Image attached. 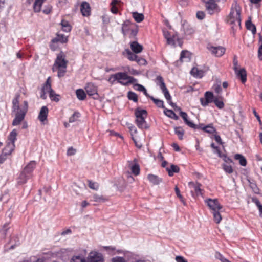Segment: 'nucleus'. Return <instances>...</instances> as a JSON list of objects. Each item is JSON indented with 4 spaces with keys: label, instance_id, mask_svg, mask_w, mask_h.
Listing matches in <instances>:
<instances>
[{
    "label": "nucleus",
    "instance_id": "42",
    "mask_svg": "<svg viewBox=\"0 0 262 262\" xmlns=\"http://www.w3.org/2000/svg\"><path fill=\"white\" fill-rule=\"evenodd\" d=\"M49 94L51 100L54 101L55 102H58L59 101L60 96L58 94H56L54 90L51 91Z\"/></svg>",
    "mask_w": 262,
    "mask_h": 262
},
{
    "label": "nucleus",
    "instance_id": "46",
    "mask_svg": "<svg viewBox=\"0 0 262 262\" xmlns=\"http://www.w3.org/2000/svg\"><path fill=\"white\" fill-rule=\"evenodd\" d=\"M130 169L133 173L137 176L140 173V166L138 164H135L130 166Z\"/></svg>",
    "mask_w": 262,
    "mask_h": 262
},
{
    "label": "nucleus",
    "instance_id": "24",
    "mask_svg": "<svg viewBox=\"0 0 262 262\" xmlns=\"http://www.w3.org/2000/svg\"><path fill=\"white\" fill-rule=\"evenodd\" d=\"M135 114L136 118H146L147 116V112L145 110H141L139 108L135 110Z\"/></svg>",
    "mask_w": 262,
    "mask_h": 262
},
{
    "label": "nucleus",
    "instance_id": "47",
    "mask_svg": "<svg viewBox=\"0 0 262 262\" xmlns=\"http://www.w3.org/2000/svg\"><path fill=\"white\" fill-rule=\"evenodd\" d=\"M130 24V22L129 20H126L122 24V32L124 35H125L127 31L129 29L128 26Z\"/></svg>",
    "mask_w": 262,
    "mask_h": 262
},
{
    "label": "nucleus",
    "instance_id": "21",
    "mask_svg": "<svg viewBox=\"0 0 262 262\" xmlns=\"http://www.w3.org/2000/svg\"><path fill=\"white\" fill-rule=\"evenodd\" d=\"M68 41V38L63 34H61L59 33L57 34L56 37L53 38L52 40V42L53 43H56L58 42H60L61 43H66Z\"/></svg>",
    "mask_w": 262,
    "mask_h": 262
},
{
    "label": "nucleus",
    "instance_id": "62",
    "mask_svg": "<svg viewBox=\"0 0 262 262\" xmlns=\"http://www.w3.org/2000/svg\"><path fill=\"white\" fill-rule=\"evenodd\" d=\"M89 186L91 189L94 190H97L98 188V185L97 183L93 182L92 181H89Z\"/></svg>",
    "mask_w": 262,
    "mask_h": 262
},
{
    "label": "nucleus",
    "instance_id": "1",
    "mask_svg": "<svg viewBox=\"0 0 262 262\" xmlns=\"http://www.w3.org/2000/svg\"><path fill=\"white\" fill-rule=\"evenodd\" d=\"M241 7L236 1H234L231 8L230 12L227 17V22L231 26L234 31L236 28H241Z\"/></svg>",
    "mask_w": 262,
    "mask_h": 262
},
{
    "label": "nucleus",
    "instance_id": "32",
    "mask_svg": "<svg viewBox=\"0 0 262 262\" xmlns=\"http://www.w3.org/2000/svg\"><path fill=\"white\" fill-rule=\"evenodd\" d=\"M182 27L184 30V33L186 35H191L194 32L193 28L187 24L184 23L182 25Z\"/></svg>",
    "mask_w": 262,
    "mask_h": 262
},
{
    "label": "nucleus",
    "instance_id": "9",
    "mask_svg": "<svg viewBox=\"0 0 262 262\" xmlns=\"http://www.w3.org/2000/svg\"><path fill=\"white\" fill-rule=\"evenodd\" d=\"M214 99L213 93L207 91L205 93L204 98H200V102L202 106H206L209 103L213 102Z\"/></svg>",
    "mask_w": 262,
    "mask_h": 262
},
{
    "label": "nucleus",
    "instance_id": "60",
    "mask_svg": "<svg viewBox=\"0 0 262 262\" xmlns=\"http://www.w3.org/2000/svg\"><path fill=\"white\" fill-rule=\"evenodd\" d=\"M215 257L221 260L222 262H230L228 259L224 257L222 255H221L220 253H216Z\"/></svg>",
    "mask_w": 262,
    "mask_h": 262
},
{
    "label": "nucleus",
    "instance_id": "3",
    "mask_svg": "<svg viewBox=\"0 0 262 262\" xmlns=\"http://www.w3.org/2000/svg\"><path fill=\"white\" fill-rule=\"evenodd\" d=\"M115 81L123 85H127L129 84L135 83L137 80L133 77L128 76L125 72H118L110 76L108 81L113 83Z\"/></svg>",
    "mask_w": 262,
    "mask_h": 262
},
{
    "label": "nucleus",
    "instance_id": "56",
    "mask_svg": "<svg viewBox=\"0 0 262 262\" xmlns=\"http://www.w3.org/2000/svg\"><path fill=\"white\" fill-rule=\"evenodd\" d=\"M223 169L224 170L228 173H231L233 172V169L231 166L224 164L223 165Z\"/></svg>",
    "mask_w": 262,
    "mask_h": 262
},
{
    "label": "nucleus",
    "instance_id": "53",
    "mask_svg": "<svg viewBox=\"0 0 262 262\" xmlns=\"http://www.w3.org/2000/svg\"><path fill=\"white\" fill-rule=\"evenodd\" d=\"M176 39H178V38L177 37V35H173L172 36H170V38H167V43L168 45L175 46L176 42L175 40Z\"/></svg>",
    "mask_w": 262,
    "mask_h": 262
},
{
    "label": "nucleus",
    "instance_id": "64",
    "mask_svg": "<svg viewBox=\"0 0 262 262\" xmlns=\"http://www.w3.org/2000/svg\"><path fill=\"white\" fill-rule=\"evenodd\" d=\"M164 112L165 114L170 118H171L172 116H174V112L171 110H168L166 108Z\"/></svg>",
    "mask_w": 262,
    "mask_h": 262
},
{
    "label": "nucleus",
    "instance_id": "5",
    "mask_svg": "<svg viewBox=\"0 0 262 262\" xmlns=\"http://www.w3.org/2000/svg\"><path fill=\"white\" fill-rule=\"evenodd\" d=\"M207 49L211 53V54L216 57L222 56L225 52V49L222 47H213L211 45H208Z\"/></svg>",
    "mask_w": 262,
    "mask_h": 262
},
{
    "label": "nucleus",
    "instance_id": "43",
    "mask_svg": "<svg viewBox=\"0 0 262 262\" xmlns=\"http://www.w3.org/2000/svg\"><path fill=\"white\" fill-rule=\"evenodd\" d=\"M150 99L152 100L154 103L159 108H164V102L162 100L156 99L154 97H151Z\"/></svg>",
    "mask_w": 262,
    "mask_h": 262
},
{
    "label": "nucleus",
    "instance_id": "54",
    "mask_svg": "<svg viewBox=\"0 0 262 262\" xmlns=\"http://www.w3.org/2000/svg\"><path fill=\"white\" fill-rule=\"evenodd\" d=\"M213 102L214 103L216 107H217L220 109L223 108L224 106V104L223 101L219 100L217 98H214Z\"/></svg>",
    "mask_w": 262,
    "mask_h": 262
},
{
    "label": "nucleus",
    "instance_id": "12",
    "mask_svg": "<svg viewBox=\"0 0 262 262\" xmlns=\"http://www.w3.org/2000/svg\"><path fill=\"white\" fill-rule=\"evenodd\" d=\"M25 115L26 114L19 111L15 112V118L12 121V125H18L24 120Z\"/></svg>",
    "mask_w": 262,
    "mask_h": 262
},
{
    "label": "nucleus",
    "instance_id": "49",
    "mask_svg": "<svg viewBox=\"0 0 262 262\" xmlns=\"http://www.w3.org/2000/svg\"><path fill=\"white\" fill-rule=\"evenodd\" d=\"M127 97L128 99L133 100L135 102H137L138 101V96L137 94L133 92H128L127 93Z\"/></svg>",
    "mask_w": 262,
    "mask_h": 262
},
{
    "label": "nucleus",
    "instance_id": "28",
    "mask_svg": "<svg viewBox=\"0 0 262 262\" xmlns=\"http://www.w3.org/2000/svg\"><path fill=\"white\" fill-rule=\"evenodd\" d=\"M189 185L193 188L197 195H201V189L200 188L201 185L199 183H194V182H190L189 183Z\"/></svg>",
    "mask_w": 262,
    "mask_h": 262
},
{
    "label": "nucleus",
    "instance_id": "35",
    "mask_svg": "<svg viewBox=\"0 0 262 262\" xmlns=\"http://www.w3.org/2000/svg\"><path fill=\"white\" fill-rule=\"evenodd\" d=\"M62 30L66 32H69L71 30V26L68 21L62 20L61 22Z\"/></svg>",
    "mask_w": 262,
    "mask_h": 262
},
{
    "label": "nucleus",
    "instance_id": "15",
    "mask_svg": "<svg viewBox=\"0 0 262 262\" xmlns=\"http://www.w3.org/2000/svg\"><path fill=\"white\" fill-rule=\"evenodd\" d=\"M81 12L84 16H88L90 14V6L88 3L83 2L81 5Z\"/></svg>",
    "mask_w": 262,
    "mask_h": 262
},
{
    "label": "nucleus",
    "instance_id": "2",
    "mask_svg": "<svg viewBox=\"0 0 262 262\" xmlns=\"http://www.w3.org/2000/svg\"><path fill=\"white\" fill-rule=\"evenodd\" d=\"M17 135V131L15 129H13L10 132L8 137L9 141L7 142L5 147L3 149L2 153L0 155V164L3 163L6 160L7 156L10 155L14 150Z\"/></svg>",
    "mask_w": 262,
    "mask_h": 262
},
{
    "label": "nucleus",
    "instance_id": "37",
    "mask_svg": "<svg viewBox=\"0 0 262 262\" xmlns=\"http://www.w3.org/2000/svg\"><path fill=\"white\" fill-rule=\"evenodd\" d=\"M234 158L236 160H237L239 161V164H241V165H242L243 166H245L246 165V164H247L246 159L242 155H240L238 154H236L234 156Z\"/></svg>",
    "mask_w": 262,
    "mask_h": 262
},
{
    "label": "nucleus",
    "instance_id": "44",
    "mask_svg": "<svg viewBox=\"0 0 262 262\" xmlns=\"http://www.w3.org/2000/svg\"><path fill=\"white\" fill-rule=\"evenodd\" d=\"M219 210H216V211H213L214 221L217 224L220 223L222 220L221 215L220 213L219 212Z\"/></svg>",
    "mask_w": 262,
    "mask_h": 262
},
{
    "label": "nucleus",
    "instance_id": "7",
    "mask_svg": "<svg viewBox=\"0 0 262 262\" xmlns=\"http://www.w3.org/2000/svg\"><path fill=\"white\" fill-rule=\"evenodd\" d=\"M87 262H104V259L101 254L91 252L87 258Z\"/></svg>",
    "mask_w": 262,
    "mask_h": 262
},
{
    "label": "nucleus",
    "instance_id": "18",
    "mask_svg": "<svg viewBox=\"0 0 262 262\" xmlns=\"http://www.w3.org/2000/svg\"><path fill=\"white\" fill-rule=\"evenodd\" d=\"M36 166V163L34 161H31L24 168L23 171L31 177V174Z\"/></svg>",
    "mask_w": 262,
    "mask_h": 262
},
{
    "label": "nucleus",
    "instance_id": "25",
    "mask_svg": "<svg viewBox=\"0 0 262 262\" xmlns=\"http://www.w3.org/2000/svg\"><path fill=\"white\" fill-rule=\"evenodd\" d=\"M9 224V223H5L0 230V238L4 239L6 237L8 231L10 228Z\"/></svg>",
    "mask_w": 262,
    "mask_h": 262
},
{
    "label": "nucleus",
    "instance_id": "40",
    "mask_svg": "<svg viewBox=\"0 0 262 262\" xmlns=\"http://www.w3.org/2000/svg\"><path fill=\"white\" fill-rule=\"evenodd\" d=\"M252 202L256 204L259 212V216L262 217V205L256 197H253L252 198Z\"/></svg>",
    "mask_w": 262,
    "mask_h": 262
},
{
    "label": "nucleus",
    "instance_id": "59",
    "mask_svg": "<svg viewBox=\"0 0 262 262\" xmlns=\"http://www.w3.org/2000/svg\"><path fill=\"white\" fill-rule=\"evenodd\" d=\"M8 0H0V12L3 11L7 4Z\"/></svg>",
    "mask_w": 262,
    "mask_h": 262
},
{
    "label": "nucleus",
    "instance_id": "10",
    "mask_svg": "<svg viewBox=\"0 0 262 262\" xmlns=\"http://www.w3.org/2000/svg\"><path fill=\"white\" fill-rule=\"evenodd\" d=\"M209 68L207 67H204L203 69H199L197 67L193 68L190 73L195 78H201L203 77L204 74L208 70Z\"/></svg>",
    "mask_w": 262,
    "mask_h": 262
},
{
    "label": "nucleus",
    "instance_id": "61",
    "mask_svg": "<svg viewBox=\"0 0 262 262\" xmlns=\"http://www.w3.org/2000/svg\"><path fill=\"white\" fill-rule=\"evenodd\" d=\"M57 68L58 69V76L59 77L63 76L66 72V69H63V68Z\"/></svg>",
    "mask_w": 262,
    "mask_h": 262
},
{
    "label": "nucleus",
    "instance_id": "13",
    "mask_svg": "<svg viewBox=\"0 0 262 262\" xmlns=\"http://www.w3.org/2000/svg\"><path fill=\"white\" fill-rule=\"evenodd\" d=\"M48 112L49 110L47 106H43L41 108L38 117L40 122H43L47 120Z\"/></svg>",
    "mask_w": 262,
    "mask_h": 262
},
{
    "label": "nucleus",
    "instance_id": "36",
    "mask_svg": "<svg viewBox=\"0 0 262 262\" xmlns=\"http://www.w3.org/2000/svg\"><path fill=\"white\" fill-rule=\"evenodd\" d=\"M125 52L127 54V58L129 60L136 61L138 56L136 55V53L132 52L129 49H126Z\"/></svg>",
    "mask_w": 262,
    "mask_h": 262
},
{
    "label": "nucleus",
    "instance_id": "29",
    "mask_svg": "<svg viewBox=\"0 0 262 262\" xmlns=\"http://www.w3.org/2000/svg\"><path fill=\"white\" fill-rule=\"evenodd\" d=\"M30 178V175L27 174L23 171L20 174L19 177L18 178V183L19 184H23L27 182V180Z\"/></svg>",
    "mask_w": 262,
    "mask_h": 262
},
{
    "label": "nucleus",
    "instance_id": "11",
    "mask_svg": "<svg viewBox=\"0 0 262 262\" xmlns=\"http://www.w3.org/2000/svg\"><path fill=\"white\" fill-rule=\"evenodd\" d=\"M220 0L212 1L206 4V8L207 12L210 14H213L219 12V8L215 2H219Z\"/></svg>",
    "mask_w": 262,
    "mask_h": 262
},
{
    "label": "nucleus",
    "instance_id": "52",
    "mask_svg": "<svg viewBox=\"0 0 262 262\" xmlns=\"http://www.w3.org/2000/svg\"><path fill=\"white\" fill-rule=\"evenodd\" d=\"M82 187L78 185L76 183H73L72 185V188L73 190L76 192L77 194H79L80 193V190L83 188V187L84 186L83 184H82Z\"/></svg>",
    "mask_w": 262,
    "mask_h": 262
},
{
    "label": "nucleus",
    "instance_id": "58",
    "mask_svg": "<svg viewBox=\"0 0 262 262\" xmlns=\"http://www.w3.org/2000/svg\"><path fill=\"white\" fill-rule=\"evenodd\" d=\"M28 104L27 101H24L23 102V106L19 110V111L21 112H24L25 114H26L28 111Z\"/></svg>",
    "mask_w": 262,
    "mask_h": 262
},
{
    "label": "nucleus",
    "instance_id": "51",
    "mask_svg": "<svg viewBox=\"0 0 262 262\" xmlns=\"http://www.w3.org/2000/svg\"><path fill=\"white\" fill-rule=\"evenodd\" d=\"M93 201L96 202H104L106 199L103 198L102 195H100L97 194H94L93 196Z\"/></svg>",
    "mask_w": 262,
    "mask_h": 262
},
{
    "label": "nucleus",
    "instance_id": "55",
    "mask_svg": "<svg viewBox=\"0 0 262 262\" xmlns=\"http://www.w3.org/2000/svg\"><path fill=\"white\" fill-rule=\"evenodd\" d=\"M161 91L167 101H170L171 99V97L167 88L166 87L164 88L163 89L161 90Z\"/></svg>",
    "mask_w": 262,
    "mask_h": 262
},
{
    "label": "nucleus",
    "instance_id": "19",
    "mask_svg": "<svg viewBox=\"0 0 262 262\" xmlns=\"http://www.w3.org/2000/svg\"><path fill=\"white\" fill-rule=\"evenodd\" d=\"M238 78H241V81L243 83H244L247 80V74L246 71L245 70V69H241L239 70H238V69L236 71V72H235Z\"/></svg>",
    "mask_w": 262,
    "mask_h": 262
},
{
    "label": "nucleus",
    "instance_id": "23",
    "mask_svg": "<svg viewBox=\"0 0 262 262\" xmlns=\"http://www.w3.org/2000/svg\"><path fill=\"white\" fill-rule=\"evenodd\" d=\"M166 170L168 173V175L170 177H171L173 175V173H178L180 171L179 167L174 164H171L170 165V168L169 167H166Z\"/></svg>",
    "mask_w": 262,
    "mask_h": 262
},
{
    "label": "nucleus",
    "instance_id": "34",
    "mask_svg": "<svg viewBox=\"0 0 262 262\" xmlns=\"http://www.w3.org/2000/svg\"><path fill=\"white\" fill-rule=\"evenodd\" d=\"M76 94L77 98L79 100H83L86 98V94L83 90L79 89L76 90Z\"/></svg>",
    "mask_w": 262,
    "mask_h": 262
},
{
    "label": "nucleus",
    "instance_id": "20",
    "mask_svg": "<svg viewBox=\"0 0 262 262\" xmlns=\"http://www.w3.org/2000/svg\"><path fill=\"white\" fill-rule=\"evenodd\" d=\"M145 118H136V122L137 125L140 128L147 129L148 128V124L145 120Z\"/></svg>",
    "mask_w": 262,
    "mask_h": 262
},
{
    "label": "nucleus",
    "instance_id": "27",
    "mask_svg": "<svg viewBox=\"0 0 262 262\" xmlns=\"http://www.w3.org/2000/svg\"><path fill=\"white\" fill-rule=\"evenodd\" d=\"M246 28L252 31L253 35L256 34V28L255 26L252 23L251 18H249V19L246 22Z\"/></svg>",
    "mask_w": 262,
    "mask_h": 262
},
{
    "label": "nucleus",
    "instance_id": "48",
    "mask_svg": "<svg viewBox=\"0 0 262 262\" xmlns=\"http://www.w3.org/2000/svg\"><path fill=\"white\" fill-rule=\"evenodd\" d=\"M80 117V113L78 112H75L69 118V122L73 123L76 121Z\"/></svg>",
    "mask_w": 262,
    "mask_h": 262
},
{
    "label": "nucleus",
    "instance_id": "38",
    "mask_svg": "<svg viewBox=\"0 0 262 262\" xmlns=\"http://www.w3.org/2000/svg\"><path fill=\"white\" fill-rule=\"evenodd\" d=\"M202 130L206 133L213 134L216 133V129L213 126L212 124H210L202 127Z\"/></svg>",
    "mask_w": 262,
    "mask_h": 262
},
{
    "label": "nucleus",
    "instance_id": "50",
    "mask_svg": "<svg viewBox=\"0 0 262 262\" xmlns=\"http://www.w3.org/2000/svg\"><path fill=\"white\" fill-rule=\"evenodd\" d=\"M10 242L12 244L10 247V249H14L15 246L20 244V241L17 236H16L12 238L10 241Z\"/></svg>",
    "mask_w": 262,
    "mask_h": 262
},
{
    "label": "nucleus",
    "instance_id": "8",
    "mask_svg": "<svg viewBox=\"0 0 262 262\" xmlns=\"http://www.w3.org/2000/svg\"><path fill=\"white\" fill-rule=\"evenodd\" d=\"M87 94L90 96H93V98L96 99L98 97L97 93V88L93 83H88L85 87Z\"/></svg>",
    "mask_w": 262,
    "mask_h": 262
},
{
    "label": "nucleus",
    "instance_id": "6",
    "mask_svg": "<svg viewBox=\"0 0 262 262\" xmlns=\"http://www.w3.org/2000/svg\"><path fill=\"white\" fill-rule=\"evenodd\" d=\"M205 202L209 208L213 210V211L216 210H220L222 208V206L221 205L217 199H208L205 200Z\"/></svg>",
    "mask_w": 262,
    "mask_h": 262
},
{
    "label": "nucleus",
    "instance_id": "22",
    "mask_svg": "<svg viewBox=\"0 0 262 262\" xmlns=\"http://www.w3.org/2000/svg\"><path fill=\"white\" fill-rule=\"evenodd\" d=\"M147 178L149 182L154 185H158L162 180L161 178H159L157 176L152 174H149L147 176Z\"/></svg>",
    "mask_w": 262,
    "mask_h": 262
},
{
    "label": "nucleus",
    "instance_id": "39",
    "mask_svg": "<svg viewBox=\"0 0 262 262\" xmlns=\"http://www.w3.org/2000/svg\"><path fill=\"white\" fill-rule=\"evenodd\" d=\"M174 133L178 136V138L180 140H182L183 139V135L184 134V130L181 127H175L174 128Z\"/></svg>",
    "mask_w": 262,
    "mask_h": 262
},
{
    "label": "nucleus",
    "instance_id": "14",
    "mask_svg": "<svg viewBox=\"0 0 262 262\" xmlns=\"http://www.w3.org/2000/svg\"><path fill=\"white\" fill-rule=\"evenodd\" d=\"M130 48L133 52L136 54L141 53L143 50V46L137 41H134L130 42Z\"/></svg>",
    "mask_w": 262,
    "mask_h": 262
},
{
    "label": "nucleus",
    "instance_id": "41",
    "mask_svg": "<svg viewBox=\"0 0 262 262\" xmlns=\"http://www.w3.org/2000/svg\"><path fill=\"white\" fill-rule=\"evenodd\" d=\"M133 17L137 23H140L144 19V15L142 13H139L137 12L133 13Z\"/></svg>",
    "mask_w": 262,
    "mask_h": 262
},
{
    "label": "nucleus",
    "instance_id": "33",
    "mask_svg": "<svg viewBox=\"0 0 262 262\" xmlns=\"http://www.w3.org/2000/svg\"><path fill=\"white\" fill-rule=\"evenodd\" d=\"M45 1V0H35L33 5L34 12H39L40 11L41 7Z\"/></svg>",
    "mask_w": 262,
    "mask_h": 262
},
{
    "label": "nucleus",
    "instance_id": "16",
    "mask_svg": "<svg viewBox=\"0 0 262 262\" xmlns=\"http://www.w3.org/2000/svg\"><path fill=\"white\" fill-rule=\"evenodd\" d=\"M20 95L19 94H17L15 95V98L13 99L12 101V111L14 112H16L19 111L20 109L19 107V99Z\"/></svg>",
    "mask_w": 262,
    "mask_h": 262
},
{
    "label": "nucleus",
    "instance_id": "26",
    "mask_svg": "<svg viewBox=\"0 0 262 262\" xmlns=\"http://www.w3.org/2000/svg\"><path fill=\"white\" fill-rule=\"evenodd\" d=\"M41 90L45 91L46 93H48L49 94L51 91L53 90L51 88V83L50 77L47 78L45 83L43 84L41 89Z\"/></svg>",
    "mask_w": 262,
    "mask_h": 262
},
{
    "label": "nucleus",
    "instance_id": "31",
    "mask_svg": "<svg viewBox=\"0 0 262 262\" xmlns=\"http://www.w3.org/2000/svg\"><path fill=\"white\" fill-rule=\"evenodd\" d=\"M157 85L159 86L161 90L166 88L165 83L164 82L163 77L161 76H158L155 80Z\"/></svg>",
    "mask_w": 262,
    "mask_h": 262
},
{
    "label": "nucleus",
    "instance_id": "4",
    "mask_svg": "<svg viewBox=\"0 0 262 262\" xmlns=\"http://www.w3.org/2000/svg\"><path fill=\"white\" fill-rule=\"evenodd\" d=\"M67 63L68 61L66 60V55L63 52H61L57 55L53 69L54 70L55 68L66 69Z\"/></svg>",
    "mask_w": 262,
    "mask_h": 262
},
{
    "label": "nucleus",
    "instance_id": "63",
    "mask_svg": "<svg viewBox=\"0 0 262 262\" xmlns=\"http://www.w3.org/2000/svg\"><path fill=\"white\" fill-rule=\"evenodd\" d=\"M112 262H126L124 258L122 257L116 256L112 259Z\"/></svg>",
    "mask_w": 262,
    "mask_h": 262
},
{
    "label": "nucleus",
    "instance_id": "57",
    "mask_svg": "<svg viewBox=\"0 0 262 262\" xmlns=\"http://www.w3.org/2000/svg\"><path fill=\"white\" fill-rule=\"evenodd\" d=\"M176 193L177 196L181 200V201L183 202L184 204H185L184 201L183 200V198L182 195L180 193V191L178 187L176 186L174 188Z\"/></svg>",
    "mask_w": 262,
    "mask_h": 262
},
{
    "label": "nucleus",
    "instance_id": "30",
    "mask_svg": "<svg viewBox=\"0 0 262 262\" xmlns=\"http://www.w3.org/2000/svg\"><path fill=\"white\" fill-rule=\"evenodd\" d=\"M70 262H86V260L85 256L81 254L72 256Z\"/></svg>",
    "mask_w": 262,
    "mask_h": 262
},
{
    "label": "nucleus",
    "instance_id": "17",
    "mask_svg": "<svg viewBox=\"0 0 262 262\" xmlns=\"http://www.w3.org/2000/svg\"><path fill=\"white\" fill-rule=\"evenodd\" d=\"M180 115L181 117L183 119L185 123L191 128H196V124H194L192 122L188 120V115L186 113L184 112H180Z\"/></svg>",
    "mask_w": 262,
    "mask_h": 262
},
{
    "label": "nucleus",
    "instance_id": "45",
    "mask_svg": "<svg viewBox=\"0 0 262 262\" xmlns=\"http://www.w3.org/2000/svg\"><path fill=\"white\" fill-rule=\"evenodd\" d=\"M189 53L187 51H182L181 52L180 57V60L181 62H183L184 61V59H186L185 61H188L189 60V58L188 57Z\"/></svg>",
    "mask_w": 262,
    "mask_h": 262
}]
</instances>
